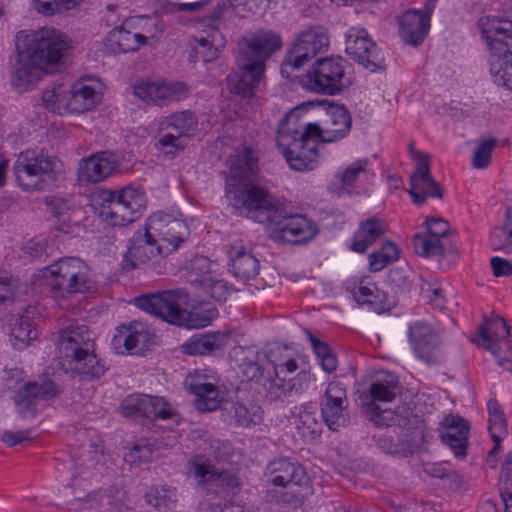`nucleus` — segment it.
Returning <instances> with one entry per match:
<instances>
[{
	"label": "nucleus",
	"mask_w": 512,
	"mask_h": 512,
	"mask_svg": "<svg viewBox=\"0 0 512 512\" xmlns=\"http://www.w3.org/2000/svg\"><path fill=\"white\" fill-rule=\"evenodd\" d=\"M304 332L322 369L327 373L334 372L338 363L336 356L332 353L330 347L325 342H322L320 339L315 337L310 330L305 329Z\"/></svg>",
	"instance_id": "obj_45"
},
{
	"label": "nucleus",
	"mask_w": 512,
	"mask_h": 512,
	"mask_svg": "<svg viewBox=\"0 0 512 512\" xmlns=\"http://www.w3.org/2000/svg\"><path fill=\"white\" fill-rule=\"evenodd\" d=\"M187 144L188 137L185 134H165L155 143V148L167 156L174 157L179 151L184 150Z\"/></svg>",
	"instance_id": "obj_53"
},
{
	"label": "nucleus",
	"mask_w": 512,
	"mask_h": 512,
	"mask_svg": "<svg viewBox=\"0 0 512 512\" xmlns=\"http://www.w3.org/2000/svg\"><path fill=\"white\" fill-rule=\"evenodd\" d=\"M187 465L197 487L207 494L226 497L240 488V480L234 473L219 469L205 454L191 457Z\"/></svg>",
	"instance_id": "obj_10"
},
{
	"label": "nucleus",
	"mask_w": 512,
	"mask_h": 512,
	"mask_svg": "<svg viewBox=\"0 0 512 512\" xmlns=\"http://www.w3.org/2000/svg\"><path fill=\"white\" fill-rule=\"evenodd\" d=\"M280 47V37L271 31L242 37L235 53L237 71L226 78L231 91L250 97L264 73L266 60Z\"/></svg>",
	"instance_id": "obj_3"
},
{
	"label": "nucleus",
	"mask_w": 512,
	"mask_h": 512,
	"mask_svg": "<svg viewBox=\"0 0 512 512\" xmlns=\"http://www.w3.org/2000/svg\"><path fill=\"white\" fill-rule=\"evenodd\" d=\"M385 231L384 222L376 217L361 222L354 234L351 249L358 253H364L384 235Z\"/></svg>",
	"instance_id": "obj_34"
},
{
	"label": "nucleus",
	"mask_w": 512,
	"mask_h": 512,
	"mask_svg": "<svg viewBox=\"0 0 512 512\" xmlns=\"http://www.w3.org/2000/svg\"><path fill=\"white\" fill-rule=\"evenodd\" d=\"M226 336L220 332L199 334L190 338L183 349L189 355H206L224 347Z\"/></svg>",
	"instance_id": "obj_37"
},
{
	"label": "nucleus",
	"mask_w": 512,
	"mask_h": 512,
	"mask_svg": "<svg viewBox=\"0 0 512 512\" xmlns=\"http://www.w3.org/2000/svg\"><path fill=\"white\" fill-rule=\"evenodd\" d=\"M348 130H277L276 143L291 169L313 170L317 164L318 145L347 136Z\"/></svg>",
	"instance_id": "obj_6"
},
{
	"label": "nucleus",
	"mask_w": 512,
	"mask_h": 512,
	"mask_svg": "<svg viewBox=\"0 0 512 512\" xmlns=\"http://www.w3.org/2000/svg\"><path fill=\"white\" fill-rule=\"evenodd\" d=\"M412 157L416 160V168L410 176V189L413 202L422 205L427 198L443 197L441 186L432 178L429 156L409 146Z\"/></svg>",
	"instance_id": "obj_16"
},
{
	"label": "nucleus",
	"mask_w": 512,
	"mask_h": 512,
	"mask_svg": "<svg viewBox=\"0 0 512 512\" xmlns=\"http://www.w3.org/2000/svg\"><path fill=\"white\" fill-rule=\"evenodd\" d=\"M61 392L59 385L49 377L28 382L14 396V403L22 418H33L36 415V403L39 399L48 400Z\"/></svg>",
	"instance_id": "obj_20"
},
{
	"label": "nucleus",
	"mask_w": 512,
	"mask_h": 512,
	"mask_svg": "<svg viewBox=\"0 0 512 512\" xmlns=\"http://www.w3.org/2000/svg\"><path fill=\"white\" fill-rule=\"evenodd\" d=\"M74 257L59 259L42 270V277L47 294L54 299H65L70 273L73 272L71 260Z\"/></svg>",
	"instance_id": "obj_27"
},
{
	"label": "nucleus",
	"mask_w": 512,
	"mask_h": 512,
	"mask_svg": "<svg viewBox=\"0 0 512 512\" xmlns=\"http://www.w3.org/2000/svg\"><path fill=\"white\" fill-rule=\"evenodd\" d=\"M187 300L188 295L177 290L141 295L135 303L147 313L189 329L206 327L217 317V309L208 302H201L189 311L184 309Z\"/></svg>",
	"instance_id": "obj_5"
},
{
	"label": "nucleus",
	"mask_w": 512,
	"mask_h": 512,
	"mask_svg": "<svg viewBox=\"0 0 512 512\" xmlns=\"http://www.w3.org/2000/svg\"><path fill=\"white\" fill-rule=\"evenodd\" d=\"M331 123L335 126H342L343 128H350L351 127V115L348 111V109L342 105H331L328 108L327 111Z\"/></svg>",
	"instance_id": "obj_64"
},
{
	"label": "nucleus",
	"mask_w": 512,
	"mask_h": 512,
	"mask_svg": "<svg viewBox=\"0 0 512 512\" xmlns=\"http://www.w3.org/2000/svg\"><path fill=\"white\" fill-rule=\"evenodd\" d=\"M72 48L70 38L62 31L44 27L16 36L17 62L14 75L18 85L38 81L43 73H52L64 63Z\"/></svg>",
	"instance_id": "obj_2"
},
{
	"label": "nucleus",
	"mask_w": 512,
	"mask_h": 512,
	"mask_svg": "<svg viewBox=\"0 0 512 512\" xmlns=\"http://www.w3.org/2000/svg\"><path fill=\"white\" fill-rule=\"evenodd\" d=\"M164 246L158 244L144 228L137 231L130 239V246L122 261L124 270L139 268L143 265L154 264L160 256L166 255Z\"/></svg>",
	"instance_id": "obj_21"
},
{
	"label": "nucleus",
	"mask_w": 512,
	"mask_h": 512,
	"mask_svg": "<svg viewBox=\"0 0 512 512\" xmlns=\"http://www.w3.org/2000/svg\"><path fill=\"white\" fill-rule=\"evenodd\" d=\"M324 423L332 431H338L348 424L347 407L320 404Z\"/></svg>",
	"instance_id": "obj_49"
},
{
	"label": "nucleus",
	"mask_w": 512,
	"mask_h": 512,
	"mask_svg": "<svg viewBox=\"0 0 512 512\" xmlns=\"http://www.w3.org/2000/svg\"><path fill=\"white\" fill-rule=\"evenodd\" d=\"M321 404L335 405V406H348L346 389L340 382H331L324 394V399Z\"/></svg>",
	"instance_id": "obj_58"
},
{
	"label": "nucleus",
	"mask_w": 512,
	"mask_h": 512,
	"mask_svg": "<svg viewBox=\"0 0 512 512\" xmlns=\"http://www.w3.org/2000/svg\"><path fill=\"white\" fill-rule=\"evenodd\" d=\"M490 242L493 250L512 251V207L506 211L504 224L491 233Z\"/></svg>",
	"instance_id": "obj_46"
},
{
	"label": "nucleus",
	"mask_w": 512,
	"mask_h": 512,
	"mask_svg": "<svg viewBox=\"0 0 512 512\" xmlns=\"http://www.w3.org/2000/svg\"><path fill=\"white\" fill-rule=\"evenodd\" d=\"M232 7L233 4L230 1L219 4L211 14V24L209 30L205 31L206 35L199 38L194 37L193 42L199 46L212 45L220 49L223 48L226 44V39L220 31L221 19Z\"/></svg>",
	"instance_id": "obj_36"
},
{
	"label": "nucleus",
	"mask_w": 512,
	"mask_h": 512,
	"mask_svg": "<svg viewBox=\"0 0 512 512\" xmlns=\"http://www.w3.org/2000/svg\"><path fill=\"white\" fill-rule=\"evenodd\" d=\"M439 431L442 442L450 447L456 457L466 454L469 426L463 418L455 415L445 417Z\"/></svg>",
	"instance_id": "obj_30"
},
{
	"label": "nucleus",
	"mask_w": 512,
	"mask_h": 512,
	"mask_svg": "<svg viewBox=\"0 0 512 512\" xmlns=\"http://www.w3.org/2000/svg\"><path fill=\"white\" fill-rule=\"evenodd\" d=\"M153 458V449L148 444H136L124 456L126 462L140 464L149 462Z\"/></svg>",
	"instance_id": "obj_63"
},
{
	"label": "nucleus",
	"mask_w": 512,
	"mask_h": 512,
	"mask_svg": "<svg viewBox=\"0 0 512 512\" xmlns=\"http://www.w3.org/2000/svg\"><path fill=\"white\" fill-rule=\"evenodd\" d=\"M128 21L126 20L120 27L112 29L104 41L105 49L110 53H128L136 51L140 45L147 42V37L140 33L132 34L126 29Z\"/></svg>",
	"instance_id": "obj_31"
},
{
	"label": "nucleus",
	"mask_w": 512,
	"mask_h": 512,
	"mask_svg": "<svg viewBox=\"0 0 512 512\" xmlns=\"http://www.w3.org/2000/svg\"><path fill=\"white\" fill-rule=\"evenodd\" d=\"M211 262L205 256L194 257L188 267V281L201 287L212 277Z\"/></svg>",
	"instance_id": "obj_48"
},
{
	"label": "nucleus",
	"mask_w": 512,
	"mask_h": 512,
	"mask_svg": "<svg viewBox=\"0 0 512 512\" xmlns=\"http://www.w3.org/2000/svg\"><path fill=\"white\" fill-rule=\"evenodd\" d=\"M409 340L415 355L427 364L439 363L442 359L441 338L430 324L417 321L409 327Z\"/></svg>",
	"instance_id": "obj_23"
},
{
	"label": "nucleus",
	"mask_w": 512,
	"mask_h": 512,
	"mask_svg": "<svg viewBox=\"0 0 512 512\" xmlns=\"http://www.w3.org/2000/svg\"><path fill=\"white\" fill-rule=\"evenodd\" d=\"M498 143L497 139L492 137L478 140L471 160L472 166L476 169L487 168L492 161V152Z\"/></svg>",
	"instance_id": "obj_51"
},
{
	"label": "nucleus",
	"mask_w": 512,
	"mask_h": 512,
	"mask_svg": "<svg viewBox=\"0 0 512 512\" xmlns=\"http://www.w3.org/2000/svg\"><path fill=\"white\" fill-rule=\"evenodd\" d=\"M93 201L101 207V215L114 226H124L135 221L145 204L144 194L133 187L99 189L94 192Z\"/></svg>",
	"instance_id": "obj_9"
},
{
	"label": "nucleus",
	"mask_w": 512,
	"mask_h": 512,
	"mask_svg": "<svg viewBox=\"0 0 512 512\" xmlns=\"http://www.w3.org/2000/svg\"><path fill=\"white\" fill-rule=\"evenodd\" d=\"M267 482L278 487L306 486L309 478L303 466L289 458H278L268 463Z\"/></svg>",
	"instance_id": "obj_24"
},
{
	"label": "nucleus",
	"mask_w": 512,
	"mask_h": 512,
	"mask_svg": "<svg viewBox=\"0 0 512 512\" xmlns=\"http://www.w3.org/2000/svg\"><path fill=\"white\" fill-rule=\"evenodd\" d=\"M431 8L408 10L399 18V33L402 40L412 46H418L426 37L430 28Z\"/></svg>",
	"instance_id": "obj_26"
},
{
	"label": "nucleus",
	"mask_w": 512,
	"mask_h": 512,
	"mask_svg": "<svg viewBox=\"0 0 512 512\" xmlns=\"http://www.w3.org/2000/svg\"><path fill=\"white\" fill-rule=\"evenodd\" d=\"M154 334L149 325L133 320L117 328L112 339L113 348L119 354H141L152 343Z\"/></svg>",
	"instance_id": "obj_22"
},
{
	"label": "nucleus",
	"mask_w": 512,
	"mask_h": 512,
	"mask_svg": "<svg viewBox=\"0 0 512 512\" xmlns=\"http://www.w3.org/2000/svg\"><path fill=\"white\" fill-rule=\"evenodd\" d=\"M73 272L70 273V279L67 287V296L74 293H86L94 288V282L89 276V268L79 258L74 257L71 260Z\"/></svg>",
	"instance_id": "obj_40"
},
{
	"label": "nucleus",
	"mask_w": 512,
	"mask_h": 512,
	"mask_svg": "<svg viewBox=\"0 0 512 512\" xmlns=\"http://www.w3.org/2000/svg\"><path fill=\"white\" fill-rule=\"evenodd\" d=\"M346 53L371 72L384 67V58L363 28H351L346 36Z\"/></svg>",
	"instance_id": "obj_17"
},
{
	"label": "nucleus",
	"mask_w": 512,
	"mask_h": 512,
	"mask_svg": "<svg viewBox=\"0 0 512 512\" xmlns=\"http://www.w3.org/2000/svg\"><path fill=\"white\" fill-rule=\"evenodd\" d=\"M228 254L230 269L236 277L243 281H249L256 277L259 270V261L244 247L232 245Z\"/></svg>",
	"instance_id": "obj_32"
},
{
	"label": "nucleus",
	"mask_w": 512,
	"mask_h": 512,
	"mask_svg": "<svg viewBox=\"0 0 512 512\" xmlns=\"http://www.w3.org/2000/svg\"><path fill=\"white\" fill-rule=\"evenodd\" d=\"M413 247L416 254L423 257L443 255L446 249V239L430 234H416L413 238Z\"/></svg>",
	"instance_id": "obj_43"
},
{
	"label": "nucleus",
	"mask_w": 512,
	"mask_h": 512,
	"mask_svg": "<svg viewBox=\"0 0 512 512\" xmlns=\"http://www.w3.org/2000/svg\"><path fill=\"white\" fill-rule=\"evenodd\" d=\"M38 13L53 16L78 7L84 0H32Z\"/></svg>",
	"instance_id": "obj_50"
},
{
	"label": "nucleus",
	"mask_w": 512,
	"mask_h": 512,
	"mask_svg": "<svg viewBox=\"0 0 512 512\" xmlns=\"http://www.w3.org/2000/svg\"><path fill=\"white\" fill-rule=\"evenodd\" d=\"M353 296L359 304H373L385 298L375 285L359 286L354 289Z\"/></svg>",
	"instance_id": "obj_61"
},
{
	"label": "nucleus",
	"mask_w": 512,
	"mask_h": 512,
	"mask_svg": "<svg viewBox=\"0 0 512 512\" xmlns=\"http://www.w3.org/2000/svg\"><path fill=\"white\" fill-rule=\"evenodd\" d=\"M70 93L68 106L77 113L92 109L100 99V95L94 87L80 81L73 84Z\"/></svg>",
	"instance_id": "obj_38"
},
{
	"label": "nucleus",
	"mask_w": 512,
	"mask_h": 512,
	"mask_svg": "<svg viewBox=\"0 0 512 512\" xmlns=\"http://www.w3.org/2000/svg\"><path fill=\"white\" fill-rule=\"evenodd\" d=\"M345 67L341 59H319L312 69L300 78L303 88L326 95H335L344 88Z\"/></svg>",
	"instance_id": "obj_11"
},
{
	"label": "nucleus",
	"mask_w": 512,
	"mask_h": 512,
	"mask_svg": "<svg viewBox=\"0 0 512 512\" xmlns=\"http://www.w3.org/2000/svg\"><path fill=\"white\" fill-rule=\"evenodd\" d=\"M117 167L114 154L102 151L81 160L79 178L87 183H98L109 177Z\"/></svg>",
	"instance_id": "obj_28"
},
{
	"label": "nucleus",
	"mask_w": 512,
	"mask_h": 512,
	"mask_svg": "<svg viewBox=\"0 0 512 512\" xmlns=\"http://www.w3.org/2000/svg\"><path fill=\"white\" fill-rule=\"evenodd\" d=\"M204 293L218 302L226 301L230 294L231 288L227 282L212 276L206 283L201 286Z\"/></svg>",
	"instance_id": "obj_56"
},
{
	"label": "nucleus",
	"mask_w": 512,
	"mask_h": 512,
	"mask_svg": "<svg viewBox=\"0 0 512 512\" xmlns=\"http://www.w3.org/2000/svg\"><path fill=\"white\" fill-rule=\"evenodd\" d=\"M421 292L429 300L432 306L440 310L445 308L446 300L443 290L436 280L427 281L422 279Z\"/></svg>",
	"instance_id": "obj_57"
},
{
	"label": "nucleus",
	"mask_w": 512,
	"mask_h": 512,
	"mask_svg": "<svg viewBox=\"0 0 512 512\" xmlns=\"http://www.w3.org/2000/svg\"><path fill=\"white\" fill-rule=\"evenodd\" d=\"M320 128L319 124L311 122L309 116V106L302 103L283 115L279 121L278 128Z\"/></svg>",
	"instance_id": "obj_42"
},
{
	"label": "nucleus",
	"mask_w": 512,
	"mask_h": 512,
	"mask_svg": "<svg viewBox=\"0 0 512 512\" xmlns=\"http://www.w3.org/2000/svg\"><path fill=\"white\" fill-rule=\"evenodd\" d=\"M227 164L230 177L240 181L255 173L258 165L257 152L252 147L243 145L229 156Z\"/></svg>",
	"instance_id": "obj_33"
},
{
	"label": "nucleus",
	"mask_w": 512,
	"mask_h": 512,
	"mask_svg": "<svg viewBox=\"0 0 512 512\" xmlns=\"http://www.w3.org/2000/svg\"><path fill=\"white\" fill-rule=\"evenodd\" d=\"M501 480L503 487L501 488V498L504 505L508 503V497L512 498V452L508 453L501 469Z\"/></svg>",
	"instance_id": "obj_60"
},
{
	"label": "nucleus",
	"mask_w": 512,
	"mask_h": 512,
	"mask_svg": "<svg viewBox=\"0 0 512 512\" xmlns=\"http://www.w3.org/2000/svg\"><path fill=\"white\" fill-rule=\"evenodd\" d=\"M10 336L13 346L17 349H21L27 346L30 341L36 339L37 331L28 316H21L13 324Z\"/></svg>",
	"instance_id": "obj_44"
},
{
	"label": "nucleus",
	"mask_w": 512,
	"mask_h": 512,
	"mask_svg": "<svg viewBox=\"0 0 512 512\" xmlns=\"http://www.w3.org/2000/svg\"><path fill=\"white\" fill-rule=\"evenodd\" d=\"M369 164V159L362 158L352 162L348 165L344 170L339 171L337 173V178L339 179L343 188H351L354 186V183L357 181L359 176L362 173L366 172L367 166Z\"/></svg>",
	"instance_id": "obj_54"
},
{
	"label": "nucleus",
	"mask_w": 512,
	"mask_h": 512,
	"mask_svg": "<svg viewBox=\"0 0 512 512\" xmlns=\"http://www.w3.org/2000/svg\"><path fill=\"white\" fill-rule=\"evenodd\" d=\"M17 182L26 190H46L64 178V164L38 149L21 152L13 165Z\"/></svg>",
	"instance_id": "obj_8"
},
{
	"label": "nucleus",
	"mask_w": 512,
	"mask_h": 512,
	"mask_svg": "<svg viewBox=\"0 0 512 512\" xmlns=\"http://www.w3.org/2000/svg\"><path fill=\"white\" fill-rule=\"evenodd\" d=\"M478 27L491 52L489 72L493 82L512 90V21L481 17Z\"/></svg>",
	"instance_id": "obj_7"
},
{
	"label": "nucleus",
	"mask_w": 512,
	"mask_h": 512,
	"mask_svg": "<svg viewBox=\"0 0 512 512\" xmlns=\"http://www.w3.org/2000/svg\"><path fill=\"white\" fill-rule=\"evenodd\" d=\"M294 425L305 440H314L321 432L317 411L313 406H302L294 417Z\"/></svg>",
	"instance_id": "obj_39"
},
{
	"label": "nucleus",
	"mask_w": 512,
	"mask_h": 512,
	"mask_svg": "<svg viewBox=\"0 0 512 512\" xmlns=\"http://www.w3.org/2000/svg\"><path fill=\"white\" fill-rule=\"evenodd\" d=\"M134 94L146 102L164 106L171 102L180 101L189 95L186 83L178 81H138L133 87Z\"/></svg>",
	"instance_id": "obj_18"
},
{
	"label": "nucleus",
	"mask_w": 512,
	"mask_h": 512,
	"mask_svg": "<svg viewBox=\"0 0 512 512\" xmlns=\"http://www.w3.org/2000/svg\"><path fill=\"white\" fill-rule=\"evenodd\" d=\"M230 418L234 419L235 425L249 427L259 424L262 420V409L253 403L236 402L231 404L228 410Z\"/></svg>",
	"instance_id": "obj_41"
},
{
	"label": "nucleus",
	"mask_w": 512,
	"mask_h": 512,
	"mask_svg": "<svg viewBox=\"0 0 512 512\" xmlns=\"http://www.w3.org/2000/svg\"><path fill=\"white\" fill-rule=\"evenodd\" d=\"M229 357L238 373L247 380L260 381L263 378L261 353L257 346H235L230 350Z\"/></svg>",
	"instance_id": "obj_29"
},
{
	"label": "nucleus",
	"mask_w": 512,
	"mask_h": 512,
	"mask_svg": "<svg viewBox=\"0 0 512 512\" xmlns=\"http://www.w3.org/2000/svg\"><path fill=\"white\" fill-rule=\"evenodd\" d=\"M488 430L492 440L495 443V446L490 451V455L494 454L498 451L500 447V442L507 436V425L504 415L503 416H495L493 418L488 419Z\"/></svg>",
	"instance_id": "obj_59"
},
{
	"label": "nucleus",
	"mask_w": 512,
	"mask_h": 512,
	"mask_svg": "<svg viewBox=\"0 0 512 512\" xmlns=\"http://www.w3.org/2000/svg\"><path fill=\"white\" fill-rule=\"evenodd\" d=\"M57 348L59 363L66 372L88 379H97L104 374L105 367L95 354L92 333L77 320L61 323Z\"/></svg>",
	"instance_id": "obj_4"
},
{
	"label": "nucleus",
	"mask_w": 512,
	"mask_h": 512,
	"mask_svg": "<svg viewBox=\"0 0 512 512\" xmlns=\"http://www.w3.org/2000/svg\"><path fill=\"white\" fill-rule=\"evenodd\" d=\"M421 439L422 437H418L417 439L415 437H411L398 441L394 440L391 455L398 458H406L411 456L414 452H416L419 449Z\"/></svg>",
	"instance_id": "obj_62"
},
{
	"label": "nucleus",
	"mask_w": 512,
	"mask_h": 512,
	"mask_svg": "<svg viewBox=\"0 0 512 512\" xmlns=\"http://www.w3.org/2000/svg\"><path fill=\"white\" fill-rule=\"evenodd\" d=\"M370 395L373 403L368 406V411L372 415L374 421L380 424L382 415L387 414L385 419H392L393 413L390 410H380V407L375 404L379 402H391L398 392V378L396 375L389 372L379 373L376 380L370 386Z\"/></svg>",
	"instance_id": "obj_25"
},
{
	"label": "nucleus",
	"mask_w": 512,
	"mask_h": 512,
	"mask_svg": "<svg viewBox=\"0 0 512 512\" xmlns=\"http://www.w3.org/2000/svg\"><path fill=\"white\" fill-rule=\"evenodd\" d=\"M510 327L500 316L486 319L479 328L478 345L489 350L500 365L510 361L512 356L509 340Z\"/></svg>",
	"instance_id": "obj_15"
},
{
	"label": "nucleus",
	"mask_w": 512,
	"mask_h": 512,
	"mask_svg": "<svg viewBox=\"0 0 512 512\" xmlns=\"http://www.w3.org/2000/svg\"><path fill=\"white\" fill-rule=\"evenodd\" d=\"M227 197L239 213L266 223L270 238L276 242L304 243L318 232L317 224L303 214L288 213L285 205L266 189L238 184L227 188Z\"/></svg>",
	"instance_id": "obj_1"
},
{
	"label": "nucleus",
	"mask_w": 512,
	"mask_h": 512,
	"mask_svg": "<svg viewBox=\"0 0 512 512\" xmlns=\"http://www.w3.org/2000/svg\"><path fill=\"white\" fill-rule=\"evenodd\" d=\"M145 228L158 244L164 246L167 254L177 249L189 235V229L184 221L163 212L151 215Z\"/></svg>",
	"instance_id": "obj_14"
},
{
	"label": "nucleus",
	"mask_w": 512,
	"mask_h": 512,
	"mask_svg": "<svg viewBox=\"0 0 512 512\" xmlns=\"http://www.w3.org/2000/svg\"><path fill=\"white\" fill-rule=\"evenodd\" d=\"M197 124V117L191 110L175 112L162 122L166 128H193Z\"/></svg>",
	"instance_id": "obj_55"
},
{
	"label": "nucleus",
	"mask_w": 512,
	"mask_h": 512,
	"mask_svg": "<svg viewBox=\"0 0 512 512\" xmlns=\"http://www.w3.org/2000/svg\"><path fill=\"white\" fill-rule=\"evenodd\" d=\"M120 412L124 417L170 419L174 410L162 397L146 394H134L126 397L121 405Z\"/></svg>",
	"instance_id": "obj_19"
},
{
	"label": "nucleus",
	"mask_w": 512,
	"mask_h": 512,
	"mask_svg": "<svg viewBox=\"0 0 512 512\" xmlns=\"http://www.w3.org/2000/svg\"><path fill=\"white\" fill-rule=\"evenodd\" d=\"M147 502L157 510L170 509L177 500L176 489L170 486H156L146 493Z\"/></svg>",
	"instance_id": "obj_47"
},
{
	"label": "nucleus",
	"mask_w": 512,
	"mask_h": 512,
	"mask_svg": "<svg viewBox=\"0 0 512 512\" xmlns=\"http://www.w3.org/2000/svg\"><path fill=\"white\" fill-rule=\"evenodd\" d=\"M185 388L195 395V406L201 412H211L220 407L224 392L218 386V377L209 370H194L184 380Z\"/></svg>",
	"instance_id": "obj_13"
},
{
	"label": "nucleus",
	"mask_w": 512,
	"mask_h": 512,
	"mask_svg": "<svg viewBox=\"0 0 512 512\" xmlns=\"http://www.w3.org/2000/svg\"><path fill=\"white\" fill-rule=\"evenodd\" d=\"M368 259L370 271L378 272L389 263L398 259L397 246L392 242H386L380 250L372 252Z\"/></svg>",
	"instance_id": "obj_52"
},
{
	"label": "nucleus",
	"mask_w": 512,
	"mask_h": 512,
	"mask_svg": "<svg viewBox=\"0 0 512 512\" xmlns=\"http://www.w3.org/2000/svg\"><path fill=\"white\" fill-rule=\"evenodd\" d=\"M329 46V37L320 27L302 31L295 40L281 66V73L289 75L301 68L307 61L318 53L326 51Z\"/></svg>",
	"instance_id": "obj_12"
},
{
	"label": "nucleus",
	"mask_w": 512,
	"mask_h": 512,
	"mask_svg": "<svg viewBox=\"0 0 512 512\" xmlns=\"http://www.w3.org/2000/svg\"><path fill=\"white\" fill-rule=\"evenodd\" d=\"M286 376L277 375L272 379H268L269 386L267 387L270 399H280L281 397L288 396L293 392H298L302 389L303 383L311 380L309 371L302 370L298 375L292 379H286Z\"/></svg>",
	"instance_id": "obj_35"
}]
</instances>
